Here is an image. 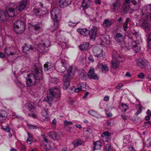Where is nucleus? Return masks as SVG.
<instances>
[{
	"mask_svg": "<svg viewBox=\"0 0 151 151\" xmlns=\"http://www.w3.org/2000/svg\"><path fill=\"white\" fill-rule=\"evenodd\" d=\"M28 2L26 0H23L20 1L16 9L19 12H21L26 8Z\"/></svg>",
	"mask_w": 151,
	"mask_h": 151,
	"instance_id": "nucleus-16",
	"label": "nucleus"
},
{
	"mask_svg": "<svg viewBox=\"0 0 151 151\" xmlns=\"http://www.w3.org/2000/svg\"><path fill=\"white\" fill-rule=\"evenodd\" d=\"M48 136L54 140H58L60 139V135L55 132H50L47 134Z\"/></svg>",
	"mask_w": 151,
	"mask_h": 151,
	"instance_id": "nucleus-22",
	"label": "nucleus"
},
{
	"mask_svg": "<svg viewBox=\"0 0 151 151\" xmlns=\"http://www.w3.org/2000/svg\"><path fill=\"white\" fill-rule=\"evenodd\" d=\"M110 38H98V42L100 45L108 46L110 43Z\"/></svg>",
	"mask_w": 151,
	"mask_h": 151,
	"instance_id": "nucleus-20",
	"label": "nucleus"
},
{
	"mask_svg": "<svg viewBox=\"0 0 151 151\" xmlns=\"http://www.w3.org/2000/svg\"><path fill=\"white\" fill-rule=\"evenodd\" d=\"M54 24L53 25H52L51 27V31L53 32V34L56 33L58 30V26L59 21H53Z\"/></svg>",
	"mask_w": 151,
	"mask_h": 151,
	"instance_id": "nucleus-26",
	"label": "nucleus"
},
{
	"mask_svg": "<svg viewBox=\"0 0 151 151\" xmlns=\"http://www.w3.org/2000/svg\"><path fill=\"white\" fill-rule=\"evenodd\" d=\"M42 116L45 117L46 118H48L47 113V109H44L42 112Z\"/></svg>",
	"mask_w": 151,
	"mask_h": 151,
	"instance_id": "nucleus-47",
	"label": "nucleus"
},
{
	"mask_svg": "<svg viewBox=\"0 0 151 151\" xmlns=\"http://www.w3.org/2000/svg\"><path fill=\"white\" fill-rule=\"evenodd\" d=\"M109 96H106L104 97V100L106 101H108L109 100Z\"/></svg>",
	"mask_w": 151,
	"mask_h": 151,
	"instance_id": "nucleus-63",
	"label": "nucleus"
},
{
	"mask_svg": "<svg viewBox=\"0 0 151 151\" xmlns=\"http://www.w3.org/2000/svg\"><path fill=\"white\" fill-rule=\"evenodd\" d=\"M12 7L9 8L8 10H6V17L8 16L9 17L14 16L15 14V12L16 10L17 5L14 4H12Z\"/></svg>",
	"mask_w": 151,
	"mask_h": 151,
	"instance_id": "nucleus-11",
	"label": "nucleus"
},
{
	"mask_svg": "<svg viewBox=\"0 0 151 151\" xmlns=\"http://www.w3.org/2000/svg\"><path fill=\"white\" fill-rule=\"evenodd\" d=\"M123 84L122 83H120L119 84L116 86V88L118 89H119L120 88H121V87H123Z\"/></svg>",
	"mask_w": 151,
	"mask_h": 151,
	"instance_id": "nucleus-59",
	"label": "nucleus"
},
{
	"mask_svg": "<svg viewBox=\"0 0 151 151\" xmlns=\"http://www.w3.org/2000/svg\"><path fill=\"white\" fill-rule=\"evenodd\" d=\"M115 40L121 44H124L125 47L128 50L130 49V46L129 45V44L125 42L124 41V38H115Z\"/></svg>",
	"mask_w": 151,
	"mask_h": 151,
	"instance_id": "nucleus-28",
	"label": "nucleus"
},
{
	"mask_svg": "<svg viewBox=\"0 0 151 151\" xmlns=\"http://www.w3.org/2000/svg\"><path fill=\"white\" fill-rule=\"evenodd\" d=\"M72 0H58L59 6L64 8L69 6L71 3Z\"/></svg>",
	"mask_w": 151,
	"mask_h": 151,
	"instance_id": "nucleus-18",
	"label": "nucleus"
},
{
	"mask_svg": "<svg viewBox=\"0 0 151 151\" xmlns=\"http://www.w3.org/2000/svg\"><path fill=\"white\" fill-rule=\"evenodd\" d=\"M28 138L27 139V143L28 144H30L32 142V137L31 136H30V134L29 133H28Z\"/></svg>",
	"mask_w": 151,
	"mask_h": 151,
	"instance_id": "nucleus-45",
	"label": "nucleus"
},
{
	"mask_svg": "<svg viewBox=\"0 0 151 151\" xmlns=\"http://www.w3.org/2000/svg\"><path fill=\"white\" fill-rule=\"evenodd\" d=\"M61 65L57 67L56 69L60 73H63L65 72L66 70H67L69 69L70 67H72L75 69L76 71V69L75 66H70L68 67L69 65L67 62L63 59H61Z\"/></svg>",
	"mask_w": 151,
	"mask_h": 151,
	"instance_id": "nucleus-8",
	"label": "nucleus"
},
{
	"mask_svg": "<svg viewBox=\"0 0 151 151\" xmlns=\"http://www.w3.org/2000/svg\"><path fill=\"white\" fill-rule=\"evenodd\" d=\"M147 61L145 59L140 58L136 61V65L141 69L145 68L148 64Z\"/></svg>",
	"mask_w": 151,
	"mask_h": 151,
	"instance_id": "nucleus-12",
	"label": "nucleus"
},
{
	"mask_svg": "<svg viewBox=\"0 0 151 151\" xmlns=\"http://www.w3.org/2000/svg\"><path fill=\"white\" fill-rule=\"evenodd\" d=\"M142 18L143 19V21L141 24L142 27L145 31H149L151 27V25L147 20L148 18L147 15L146 14H143L142 16Z\"/></svg>",
	"mask_w": 151,
	"mask_h": 151,
	"instance_id": "nucleus-9",
	"label": "nucleus"
},
{
	"mask_svg": "<svg viewBox=\"0 0 151 151\" xmlns=\"http://www.w3.org/2000/svg\"><path fill=\"white\" fill-rule=\"evenodd\" d=\"M75 72V69L72 67H70L67 71V74L64 75L63 77V81L64 84L63 85V88L64 90L66 89L69 86V81L73 78Z\"/></svg>",
	"mask_w": 151,
	"mask_h": 151,
	"instance_id": "nucleus-2",
	"label": "nucleus"
},
{
	"mask_svg": "<svg viewBox=\"0 0 151 151\" xmlns=\"http://www.w3.org/2000/svg\"><path fill=\"white\" fill-rule=\"evenodd\" d=\"M14 29V31L18 34L22 32L25 29V24L21 20L16 21L13 25Z\"/></svg>",
	"mask_w": 151,
	"mask_h": 151,
	"instance_id": "nucleus-5",
	"label": "nucleus"
},
{
	"mask_svg": "<svg viewBox=\"0 0 151 151\" xmlns=\"http://www.w3.org/2000/svg\"><path fill=\"white\" fill-rule=\"evenodd\" d=\"M2 129L5 131V132L9 133L10 132V129L8 127H4L2 125H1Z\"/></svg>",
	"mask_w": 151,
	"mask_h": 151,
	"instance_id": "nucleus-50",
	"label": "nucleus"
},
{
	"mask_svg": "<svg viewBox=\"0 0 151 151\" xmlns=\"http://www.w3.org/2000/svg\"><path fill=\"white\" fill-rule=\"evenodd\" d=\"M5 52L8 55H13L14 54V52L11 51L10 49L9 48L6 47L5 49Z\"/></svg>",
	"mask_w": 151,
	"mask_h": 151,
	"instance_id": "nucleus-42",
	"label": "nucleus"
},
{
	"mask_svg": "<svg viewBox=\"0 0 151 151\" xmlns=\"http://www.w3.org/2000/svg\"><path fill=\"white\" fill-rule=\"evenodd\" d=\"M32 71L33 73L29 74L28 79H26V83L28 86H32L35 84L36 80H39L42 78V68L40 64H35Z\"/></svg>",
	"mask_w": 151,
	"mask_h": 151,
	"instance_id": "nucleus-1",
	"label": "nucleus"
},
{
	"mask_svg": "<svg viewBox=\"0 0 151 151\" xmlns=\"http://www.w3.org/2000/svg\"><path fill=\"white\" fill-rule=\"evenodd\" d=\"M64 123L65 124V125L66 126L72 124L73 123V122L70 121H68L67 120H64Z\"/></svg>",
	"mask_w": 151,
	"mask_h": 151,
	"instance_id": "nucleus-52",
	"label": "nucleus"
},
{
	"mask_svg": "<svg viewBox=\"0 0 151 151\" xmlns=\"http://www.w3.org/2000/svg\"><path fill=\"white\" fill-rule=\"evenodd\" d=\"M111 134L108 132H104L101 135L102 140L103 141L107 142L111 139Z\"/></svg>",
	"mask_w": 151,
	"mask_h": 151,
	"instance_id": "nucleus-23",
	"label": "nucleus"
},
{
	"mask_svg": "<svg viewBox=\"0 0 151 151\" xmlns=\"http://www.w3.org/2000/svg\"><path fill=\"white\" fill-rule=\"evenodd\" d=\"M50 14L51 18L53 21H60L61 17V12L59 8L55 7L52 9Z\"/></svg>",
	"mask_w": 151,
	"mask_h": 151,
	"instance_id": "nucleus-6",
	"label": "nucleus"
},
{
	"mask_svg": "<svg viewBox=\"0 0 151 151\" xmlns=\"http://www.w3.org/2000/svg\"><path fill=\"white\" fill-rule=\"evenodd\" d=\"M131 2L134 5L133 10L136 11L140 7L139 4L141 3L140 0H131Z\"/></svg>",
	"mask_w": 151,
	"mask_h": 151,
	"instance_id": "nucleus-24",
	"label": "nucleus"
},
{
	"mask_svg": "<svg viewBox=\"0 0 151 151\" xmlns=\"http://www.w3.org/2000/svg\"><path fill=\"white\" fill-rule=\"evenodd\" d=\"M6 17V13L3 10L0 9V22L4 21Z\"/></svg>",
	"mask_w": 151,
	"mask_h": 151,
	"instance_id": "nucleus-36",
	"label": "nucleus"
},
{
	"mask_svg": "<svg viewBox=\"0 0 151 151\" xmlns=\"http://www.w3.org/2000/svg\"><path fill=\"white\" fill-rule=\"evenodd\" d=\"M60 95L61 92L59 89L55 87L52 88L50 89L47 99H45L44 100L50 104L54 98H58Z\"/></svg>",
	"mask_w": 151,
	"mask_h": 151,
	"instance_id": "nucleus-3",
	"label": "nucleus"
},
{
	"mask_svg": "<svg viewBox=\"0 0 151 151\" xmlns=\"http://www.w3.org/2000/svg\"><path fill=\"white\" fill-rule=\"evenodd\" d=\"M88 113L89 114L93 116L96 117L97 115V112L93 110H90L88 111Z\"/></svg>",
	"mask_w": 151,
	"mask_h": 151,
	"instance_id": "nucleus-46",
	"label": "nucleus"
},
{
	"mask_svg": "<svg viewBox=\"0 0 151 151\" xmlns=\"http://www.w3.org/2000/svg\"><path fill=\"white\" fill-rule=\"evenodd\" d=\"M51 124L53 127H55V126L56 124V121L55 118L54 119L52 120Z\"/></svg>",
	"mask_w": 151,
	"mask_h": 151,
	"instance_id": "nucleus-57",
	"label": "nucleus"
},
{
	"mask_svg": "<svg viewBox=\"0 0 151 151\" xmlns=\"http://www.w3.org/2000/svg\"><path fill=\"white\" fill-rule=\"evenodd\" d=\"M7 117V114L5 111L3 110H0V120H5Z\"/></svg>",
	"mask_w": 151,
	"mask_h": 151,
	"instance_id": "nucleus-33",
	"label": "nucleus"
},
{
	"mask_svg": "<svg viewBox=\"0 0 151 151\" xmlns=\"http://www.w3.org/2000/svg\"><path fill=\"white\" fill-rule=\"evenodd\" d=\"M94 150H99L101 148V143L99 141H97L95 142H94Z\"/></svg>",
	"mask_w": 151,
	"mask_h": 151,
	"instance_id": "nucleus-41",
	"label": "nucleus"
},
{
	"mask_svg": "<svg viewBox=\"0 0 151 151\" xmlns=\"http://www.w3.org/2000/svg\"><path fill=\"white\" fill-rule=\"evenodd\" d=\"M122 106L123 108L124 109V111H126L128 109V106L126 104L122 103Z\"/></svg>",
	"mask_w": 151,
	"mask_h": 151,
	"instance_id": "nucleus-49",
	"label": "nucleus"
},
{
	"mask_svg": "<svg viewBox=\"0 0 151 151\" xmlns=\"http://www.w3.org/2000/svg\"><path fill=\"white\" fill-rule=\"evenodd\" d=\"M44 70L45 71H47L48 70L50 69H51V68H53V65H51L50 63L48 62L46 63L44 65Z\"/></svg>",
	"mask_w": 151,
	"mask_h": 151,
	"instance_id": "nucleus-40",
	"label": "nucleus"
},
{
	"mask_svg": "<svg viewBox=\"0 0 151 151\" xmlns=\"http://www.w3.org/2000/svg\"><path fill=\"white\" fill-rule=\"evenodd\" d=\"M50 46V42L48 39L44 40L38 45V50L42 52H45L48 50V47Z\"/></svg>",
	"mask_w": 151,
	"mask_h": 151,
	"instance_id": "nucleus-7",
	"label": "nucleus"
},
{
	"mask_svg": "<svg viewBox=\"0 0 151 151\" xmlns=\"http://www.w3.org/2000/svg\"><path fill=\"white\" fill-rule=\"evenodd\" d=\"M120 4L119 0H116V1L113 4L111 8L115 10H119L120 8Z\"/></svg>",
	"mask_w": 151,
	"mask_h": 151,
	"instance_id": "nucleus-30",
	"label": "nucleus"
},
{
	"mask_svg": "<svg viewBox=\"0 0 151 151\" xmlns=\"http://www.w3.org/2000/svg\"><path fill=\"white\" fill-rule=\"evenodd\" d=\"M94 69L92 68H90L88 73V77L91 79H98V75L94 73Z\"/></svg>",
	"mask_w": 151,
	"mask_h": 151,
	"instance_id": "nucleus-19",
	"label": "nucleus"
},
{
	"mask_svg": "<svg viewBox=\"0 0 151 151\" xmlns=\"http://www.w3.org/2000/svg\"><path fill=\"white\" fill-rule=\"evenodd\" d=\"M41 148L42 151H46L50 150L51 149V147L49 144H44L41 146Z\"/></svg>",
	"mask_w": 151,
	"mask_h": 151,
	"instance_id": "nucleus-37",
	"label": "nucleus"
},
{
	"mask_svg": "<svg viewBox=\"0 0 151 151\" xmlns=\"http://www.w3.org/2000/svg\"><path fill=\"white\" fill-rule=\"evenodd\" d=\"M91 4V0H83L82 6L83 9H87L89 7Z\"/></svg>",
	"mask_w": 151,
	"mask_h": 151,
	"instance_id": "nucleus-29",
	"label": "nucleus"
},
{
	"mask_svg": "<svg viewBox=\"0 0 151 151\" xmlns=\"http://www.w3.org/2000/svg\"><path fill=\"white\" fill-rule=\"evenodd\" d=\"M81 88H80L79 87L75 88L74 90L75 92H78L81 91H82Z\"/></svg>",
	"mask_w": 151,
	"mask_h": 151,
	"instance_id": "nucleus-61",
	"label": "nucleus"
},
{
	"mask_svg": "<svg viewBox=\"0 0 151 151\" xmlns=\"http://www.w3.org/2000/svg\"><path fill=\"white\" fill-rule=\"evenodd\" d=\"M24 109H27L30 111H31L32 113L28 114L29 116H32L33 117H36V114L34 113L35 110V108L30 103H26L23 107Z\"/></svg>",
	"mask_w": 151,
	"mask_h": 151,
	"instance_id": "nucleus-13",
	"label": "nucleus"
},
{
	"mask_svg": "<svg viewBox=\"0 0 151 151\" xmlns=\"http://www.w3.org/2000/svg\"><path fill=\"white\" fill-rule=\"evenodd\" d=\"M83 141V140L81 139H76L73 141L72 144L73 145L74 147H76L78 146L81 145Z\"/></svg>",
	"mask_w": 151,
	"mask_h": 151,
	"instance_id": "nucleus-34",
	"label": "nucleus"
},
{
	"mask_svg": "<svg viewBox=\"0 0 151 151\" xmlns=\"http://www.w3.org/2000/svg\"><path fill=\"white\" fill-rule=\"evenodd\" d=\"M77 32L83 36H86L88 35V30L86 28L78 29Z\"/></svg>",
	"mask_w": 151,
	"mask_h": 151,
	"instance_id": "nucleus-27",
	"label": "nucleus"
},
{
	"mask_svg": "<svg viewBox=\"0 0 151 151\" xmlns=\"http://www.w3.org/2000/svg\"><path fill=\"white\" fill-rule=\"evenodd\" d=\"M86 74H87L84 72V70H82L81 71H79L78 72V76L82 80H86L87 78Z\"/></svg>",
	"mask_w": 151,
	"mask_h": 151,
	"instance_id": "nucleus-35",
	"label": "nucleus"
},
{
	"mask_svg": "<svg viewBox=\"0 0 151 151\" xmlns=\"http://www.w3.org/2000/svg\"><path fill=\"white\" fill-rule=\"evenodd\" d=\"M5 57V56L4 53L3 52H0V58H4Z\"/></svg>",
	"mask_w": 151,
	"mask_h": 151,
	"instance_id": "nucleus-64",
	"label": "nucleus"
},
{
	"mask_svg": "<svg viewBox=\"0 0 151 151\" xmlns=\"http://www.w3.org/2000/svg\"><path fill=\"white\" fill-rule=\"evenodd\" d=\"M106 114L107 117H112L113 115L110 112H109L108 113H107L106 112Z\"/></svg>",
	"mask_w": 151,
	"mask_h": 151,
	"instance_id": "nucleus-62",
	"label": "nucleus"
},
{
	"mask_svg": "<svg viewBox=\"0 0 151 151\" xmlns=\"http://www.w3.org/2000/svg\"><path fill=\"white\" fill-rule=\"evenodd\" d=\"M112 24V22L109 19H106L104 20L103 23V26L109 28Z\"/></svg>",
	"mask_w": 151,
	"mask_h": 151,
	"instance_id": "nucleus-38",
	"label": "nucleus"
},
{
	"mask_svg": "<svg viewBox=\"0 0 151 151\" xmlns=\"http://www.w3.org/2000/svg\"><path fill=\"white\" fill-rule=\"evenodd\" d=\"M147 41L148 47L150 48L151 49V38H148Z\"/></svg>",
	"mask_w": 151,
	"mask_h": 151,
	"instance_id": "nucleus-56",
	"label": "nucleus"
},
{
	"mask_svg": "<svg viewBox=\"0 0 151 151\" xmlns=\"http://www.w3.org/2000/svg\"><path fill=\"white\" fill-rule=\"evenodd\" d=\"M44 10L41 9H35L33 10V12L34 14L37 16L43 15L47 13L46 8H43Z\"/></svg>",
	"mask_w": 151,
	"mask_h": 151,
	"instance_id": "nucleus-21",
	"label": "nucleus"
},
{
	"mask_svg": "<svg viewBox=\"0 0 151 151\" xmlns=\"http://www.w3.org/2000/svg\"><path fill=\"white\" fill-rule=\"evenodd\" d=\"M76 24V23L75 22H69L68 23V25L71 27H74Z\"/></svg>",
	"mask_w": 151,
	"mask_h": 151,
	"instance_id": "nucleus-51",
	"label": "nucleus"
},
{
	"mask_svg": "<svg viewBox=\"0 0 151 151\" xmlns=\"http://www.w3.org/2000/svg\"><path fill=\"white\" fill-rule=\"evenodd\" d=\"M116 38H119L120 37H122L123 35L121 33H116Z\"/></svg>",
	"mask_w": 151,
	"mask_h": 151,
	"instance_id": "nucleus-58",
	"label": "nucleus"
},
{
	"mask_svg": "<svg viewBox=\"0 0 151 151\" xmlns=\"http://www.w3.org/2000/svg\"><path fill=\"white\" fill-rule=\"evenodd\" d=\"M144 147H149L151 146V137L149 138L148 139L143 143Z\"/></svg>",
	"mask_w": 151,
	"mask_h": 151,
	"instance_id": "nucleus-39",
	"label": "nucleus"
},
{
	"mask_svg": "<svg viewBox=\"0 0 151 151\" xmlns=\"http://www.w3.org/2000/svg\"><path fill=\"white\" fill-rule=\"evenodd\" d=\"M105 151H113V147L110 144H106L105 147Z\"/></svg>",
	"mask_w": 151,
	"mask_h": 151,
	"instance_id": "nucleus-44",
	"label": "nucleus"
},
{
	"mask_svg": "<svg viewBox=\"0 0 151 151\" xmlns=\"http://www.w3.org/2000/svg\"><path fill=\"white\" fill-rule=\"evenodd\" d=\"M129 20V18H126L125 22L124 23L123 25V27L124 31H126L128 28V22Z\"/></svg>",
	"mask_w": 151,
	"mask_h": 151,
	"instance_id": "nucleus-43",
	"label": "nucleus"
},
{
	"mask_svg": "<svg viewBox=\"0 0 151 151\" xmlns=\"http://www.w3.org/2000/svg\"><path fill=\"white\" fill-rule=\"evenodd\" d=\"M131 39V46L133 50L136 53L139 51L140 47L139 45V42L138 40H133L132 38Z\"/></svg>",
	"mask_w": 151,
	"mask_h": 151,
	"instance_id": "nucleus-14",
	"label": "nucleus"
},
{
	"mask_svg": "<svg viewBox=\"0 0 151 151\" xmlns=\"http://www.w3.org/2000/svg\"><path fill=\"white\" fill-rule=\"evenodd\" d=\"M20 148L23 150L24 151L26 148V147H25L24 145L21 144L20 146Z\"/></svg>",
	"mask_w": 151,
	"mask_h": 151,
	"instance_id": "nucleus-60",
	"label": "nucleus"
},
{
	"mask_svg": "<svg viewBox=\"0 0 151 151\" xmlns=\"http://www.w3.org/2000/svg\"><path fill=\"white\" fill-rule=\"evenodd\" d=\"M92 51L95 56L100 58L103 56V54H102L103 51L100 49L99 46H93L92 47Z\"/></svg>",
	"mask_w": 151,
	"mask_h": 151,
	"instance_id": "nucleus-15",
	"label": "nucleus"
},
{
	"mask_svg": "<svg viewBox=\"0 0 151 151\" xmlns=\"http://www.w3.org/2000/svg\"><path fill=\"white\" fill-rule=\"evenodd\" d=\"M88 59L91 62H93L94 61V60L92 55H90L88 57Z\"/></svg>",
	"mask_w": 151,
	"mask_h": 151,
	"instance_id": "nucleus-55",
	"label": "nucleus"
},
{
	"mask_svg": "<svg viewBox=\"0 0 151 151\" xmlns=\"http://www.w3.org/2000/svg\"><path fill=\"white\" fill-rule=\"evenodd\" d=\"M111 60L112 67L116 69L119 67V62L124 61L125 60L124 56L119 54L116 51L114 52Z\"/></svg>",
	"mask_w": 151,
	"mask_h": 151,
	"instance_id": "nucleus-4",
	"label": "nucleus"
},
{
	"mask_svg": "<svg viewBox=\"0 0 151 151\" xmlns=\"http://www.w3.org/2000/svg\"><path fill=\"white\" fill-rule=\"evenodd\" d=\"M85 85L82 83H80L78 86V87L81 89L82 91L85 90Z\"/></svg>",
	"mask_w": 151,
	"mask_h": 151,
	"instance_id": "nucleus-48",
	"label": "nucleus"
},
{
	"mask_svg": "<svg viewBox=\"0 0 151 151\" xmlns=\"http://www.w3.org/2000/svg\"><path fill=\"white\" fill-rule=\"evenodd\" d=\"M97 28L95 26H93L90 31H88V34L90 38H95L96 34Z\"/></svg>",
	"mask_w": 151,
	"mask_h": 151,
	"instance_id": "nucleus-25",
	"label": "nucleus"
},
{
	"mask_svg": "<svg viewBox=\"0 0 151 151\" xmlns=\"http://www.w3.org/2000/svg\"><path fill=\"white\" fill-rule=\"evenodd\" d=\"M31 26H28V27L30 30L29 33L30 35H34L38 34L40 29V27L38 24H31Z\"/></svg>",
	"mask_w": 151,
	"mask_h": 151,
	"instance_id": "nucleus-10",
	"label": "nucleus"
},
{
	"mask_svg": "<svg viewBox=\"0 0 151 151\" xmlns=\"http://www.w3.org/2000/svg\"><path fill=\"white\" fill-rule=\"evenodd\" d=\"M89 43L88 42H83L79 46L80 49L83 50H87L89 47Z\"/></svg>",
	"mask_w": 151,
	"mask_h": 151,
	"instance_id": "nucleus-31",
	"label": "nucleus"
},
{
	"mask_svg": "<svg viewBox=\"0 0 151 151\" xmlns=\"http://www.w3.org/2000/svg\"><path fill=\"white\" fill-rule=\"evenodd\" d=\"M98 68L101 70L103 71H108L109 70V68L107 65H104L102 63H99L98 64Z\"/></svg>",
	"mask_w": 151,
	"mask_h": 151,
	"instance_id": "nucleus-32",
	"label": "nucleus"
},
{
	"mask_svg": "<svg viewBox=\"0 0 151 151\" xmlns=\"http://www.w3.org/2000/svg\"><path fill=\"white\" fill-rule=\"evenodd\" d=\"M33 50L34 47L27 43L25 44L23 47L22 50L24 54H29L32 52Z\"/></svg>",
	"mask_w": 151,
	"mask_h": 151,
	"instance_id": "nucleus-17",
	"label": "nucleus"
},
{
	"mask_svg": "<svg viewBox=\"0 0 151 151\" xmlns=\"http://www.w3.org/2000/svg\"><path fill=\"white\" fill-rule=\"evenodd\" d=\"M28 126L29 127L30 129H37L38 128V126L37 125H33L32 124H29L28 125Z\"/></svg>",
	"mask_w": 151,
	"mask_h": 151,
	"instance_id": "nucleus-53",
	"label": "nucleus"
},
{
	"mask_svg": "<svg viewBox=\"0 0 151 151\" xmlns=\"http://www.w3.org/2000/svg\"><path fill=\"white\" fill-rule=\"evenodd\" d=\"M144 75L142 73H141L138 75V77L141 79H143L144 78Z\"/></svg>",
	"mask_w": 151,
	"mask_h": 151,
	"instance_id": "nucleus-54",
	"label": "nucleus"
}]
</instances>
